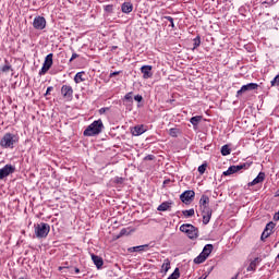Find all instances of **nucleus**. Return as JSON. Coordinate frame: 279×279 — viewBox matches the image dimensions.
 I'll return each mask as SVG.
<instances>
[{
    "label": "nucleus",
    "mask_w": 279,
    "mask_h": 279,
    "mask_svg": "<svg viewBox=\"0 0 279 279\" xmlns=\"http://www.w3.org/2000/svg\"><path fill=\"white\" fill-rule=\"evenodd\" d=\"M104 132V121L101 119L95 120L92 124H89L86 130L83 132L84 136H98Z\"/></svg>",
    "instance_id": "f257e3e1"
},
{
    "label": "nucleus",
    "mask_w": 279,
    "mask_h": 279,
    "mask_svg": "<svg viewBox=\"0 0 279 279\" xmlns=\"http://www.w3.org/2000/svg\"><path fill=\"white\" fill-rule=\"evenodd\" d=\"M15 143H19V136L12 133H5L0 140L2 149H14Z\"/></svg>",
    "instance_id": "f03ea898"
},
{
    "label": "nucleus",
    "mask_w": 279,
    "mask_h": 279,
    "mask_svg": "<svg viewBox=\"0 0 279 279\" xmlns=\"http://www.w3.org/2000/svg\"><path fill=\"white\" fill-rule=\"evenodd\" d=\"M180 232H184L192 241L199 236V229L191 223H184L180 227Z\"/></svg>",
    "instance_id": "7ed1b4c3"
},
{
    "label": "nucleus",
    "mask_w": 279,
    "mask_h": 279,
    "mask_svg": "<svg viewBox=\"0 0 279 279\" xmlns=\"http://www.w3.org/2000/svg\"><path fill=\"white\" fill-rule=\"evenodd\" d=\"M49 232H51V227L49 223L40 222L35 225V235L37 239H47Z\"/></svg>",
    "instance_id": "20e7f679"
},
{
    "label": "nucleus",
    "mask_w": 279,
    "mask_h": 279,
    "mask_svg": "<svg viewBox=\"0 0 279 279\" xmlns=\"http://www.w3.org/2000/svg\"><path fill=\"white\" fill-rule=\"evenodd\" d=\"M213 250H215L213 244H206L201 254L194 258L195 265H202V263H205L206 258L213 254Z\"/></svg>",
    "instance_id": "39448f33"
},
{
    "label": "nucleus",
    "mask_w": 279,
    "mask_h": 279,
    "mask_svg": "<svg viewBox=\"0 0 279 279\" xmlns=\"http://www.w3.org/2000/svg\"><path fill=\"white\" fill-rule=\"evenodd\" d=\"M251 166H252V163H250V162H244V163H241L238 166H230L228 168V170L222 173V175H232L234 173H239V171H242V169L245 170Z\"/></svg>",
    "instance_id": "423d86ee"
},
{
    "label": "nucleus",
    "mask_w": 279,
    "mask_h": 279,
    "mask_svg": "<svg viewBox=\"0 0 279 279\" xmlns=\"http://www.w3.org/2000/svg\"><path fill=\"white\" fill-rule=\"evenodd\" d=\"M51 66H53V53L46 56L41 70L39 71V75H46Z\"/></svg>",
    "instance_id": "0eeeda50"
},
{
    "label": "nucleus",
    "mask_w": 279,
    "mask_h": 279,
    "mask_svg": "<svg viewBox=\"0 0 279 279\" xmlns=\"http://www.w3.org/2000/svg\"><path fill=\"white\" fill-rule=\"evenodd\" d=\"M16 167L13 165H5L3 168L0 169V180H5L8 175H12V173H15Z\"/></svg>",
    "instance_id": "6e6552de"
},
{
    "label": "nucleus",
    "mask_w": 279,
    "mask_h": 279,
    "mask_svg": "<svg viewBox=\"0 0 279 279\" xmlns=\"http://www.w3.org/2000/svg\"><path fill=\"white\" fill-rule=\"evenodd\" d=\"M180 199L183 204H191L195 199V191L186 190L180 195Z\"/></svg>",
    "instance_id": "1a4fd4ad"
},
{
    "label": "nucleus",
    "mask_w": 279,
    "mask_h": 279,
    "mask_svg": "<svg viewBox=\"0 0 279 279\" xmlns=\"http://www.w3.org/2000/svg\"><path fill=\"white\" fill-rule=\"evenodd\" d=\"M247 90H258V84L257 83H248L246 85H243L238 92L235 97H241L243 93H247Z\"/></svg>",
    "instance_id": "9d476101"
},
{
    "label": "nucleus",
    "mask_w": 279,
    "mask_h": 279,
    "mask_svg": "<svg viewBox=\"0 0 279 279\" xmlns=\"http://www.w3.org/2000/svg\"><path fill=\"white\" fill-rule=\"evenodd\" d=\"M61 95L63 99L71 101L73 99V87L71 85H62Z\"/></svg>",
    "instance_id": "9b49d317"
},
{
    "label": "nucleus",
    "mask_w": 279,
    "mask_h": 279,
    "mask_svg": "<svg viewBox=\"0 0 279 279\" xmlns=\"http://www.w3.org/2000/svg\"><path fill=\"white\" fill-rule=\"evenodd\" d=\"M33 27L35 29H45L47 27V20L40 15L36 16L33 21Z\"/></svg>",
    "instance_id": "f8f14e48"
},
{
    "label": "nucleus",
    "mask_w": 279,
    "mask_h": 279,
    "mask_svg": "<svg viewBox=\"0 0 279 279\" xmlns=\"http://www.w3.org/2000/svg\"><path fill=\"white\" fill-rule=\"evenodd\" d=\"M153 69L154 66L151 65H143L141 68V73L143 74L144 80H149L150 77H154V72H151Z\"/></svg>",
    "instance_id": "ddd939ff"
},
{
    "label": "nucleus",
    "mask_w": 279,
    "mask_h": 279,
    "mask_svg": "<svg viewBox=\"0 0 279 279\" xmlns=\"http://www.w3.org/2000/svg\"><path fill=\"white\" fill-rule=\"evenodd\" d=\"M147 132V129H145V125H136L131 129V134L133 136H141L142 134H145Z\"/></svg>",
    "instance_id": "4468645a"
},
{
    "label": "nucleus",
    "mask_w": 279,
    "mask_h": 279,
    "mask_svg": "<svg viewBox=\"0 0 279 279\" xmlns=\"http://www.w3.org/2000/svg\"><path fill=\"white\" fill-rule=\"evenodd\" d=\"M124 106H133L134 104V92H129L122 99Z\"/></svg>",
    "instance_id": "2eb2a0df"
},
{
    "label": "nucleus",
    "mask_w": 279,
    "mask_h": 279,
    "mask_svg": "<svg viewBox=\"0 0 279 279\" xmlns=\"http://www.w3.org/2000/svg\"><path fill=\"white\" fill-rule=\"evenodd\" d=\"M262 182H265V172H259L252 182H248L247 186H256V184H260Z\"/></svg>",
    "instance_id": "dca6fc26"
},
{
    "label": "nucleus",
    "mask_w": 279,
    "mask_h": 279,
    "mask_svg": "<svg viewBox=\"0 0 279 279\" xmlns=\"http://www.w3.org/2000/svg\"><path fill=\"white\" fill-rule=\"evenodd\" d=\"M92 260L94 265L97 267V269H101V267H104V258H101L100 256L93 254Z\"/></svg>",
    "instance_id": "f3484780"
},
{
    "label": "nucleus",
    "mask_w": 279,
    "mask_h": 279,
    "mask_svg": "<svg viewBox=\"0 0 279 279\" xmlns=\"http://www.w3.org/2000/svg\"><path fill=\"white\" fill-rule=\"evenodd\" d=\"M121 10L123 14H130V12L134 10V5L132 4V2H123L121 5Z\"/></svg>",
    "instance_id": "a211bd4d"
},
{
    "label": "nucleus",
    "mask_w": 279,
    "mask_h": 279,
    "mask_svg": "<svg viewBox=\"0 0 279 279\" xmlns=\"http://www.w3.org/2000/svg\"><path fill=\"white\" fill-rule=\"evenodd\" d=\"M258 263H260V258L256 257L254 260H252L246 268V271H256V267H258Z\"/></svg>",
    "instance_id": "6ab92c4d"
},
{
    "label": "nucleus",
    "mask_w": 279,
    "mask_h": 279,
    "mask_svg": "<svg viewBox=\"0 0 279 279\" xmlns=\"http://www.w3.org/2000/svg\"><path fill=\"white\" fill-rule=\"evenodd\" d=\"M209 204H210V197H208V195L206 194H203L199 199V208L204 206H208Z\"/></svg>",
    "instance_id": "aec40b11"
},
{
    "label": "nucleus",
    "mask_w": 279,
    "mask_h": 279,
    "mask_svg": "<svg viewBox=\"0 0 279 279\" xmlns=\"http://www.w3.org/2000/svg\"><path fill=\"white\" fill-rule=\"evenodd\" d=\"M149 248V244H144L140 246H133L129 248V252H145Z\"/></svg>",
    "instance_id": "412c9836"
},
{
    "label": "nucleus",
    "mask_w": 279,
    "mask_h": 279,
    "mask_svg": "<svg viewBox=\"0 0 279 279\" xmlns=\"http://www.w3.org/2000/svg\"><path fill=\"white\" fill-rule=\"evenodd\" d=\"M171 202H163L157 207V210H159L160 213H166V210H169V208H171Z\"/></svg>",
    "instance_id": "4be33fe9"
},
{
    "label": "nucleus",
    "mask_w": 279,
    "mask_h": 279,
    "mask_svg": "<svg viewBox=\"0 0 279 279\" xmlns=\"http://www.w3.org/2000/svg\"><path fill=\"white\" fill-rule=\"evenodd\" d=\"M171 269V260H169V258H166L163 260V264L161 266V274H167V271H169Z\"/></svg>",
    "instance_id": "5701e85b"
},
{
    "label": "nucleus",
    "mask_w": 279,
    "mask_h": 279,
    "mask_svg": "<svg viewBox=\"0 0 279 279\" xmlns=\"http://www.w3.org/2000/svg\"><path fill=\"white\" fill-rule=\"evenodd\" d=\"M84 74H85L84 71L78 72V73L75 74V76H74L75 84H80L82 82H86V78H84Z\"/></svg>",
    "instance_id": "b1692460"
},
{
    "label": "nucleus",
    "mask_w": 279,
    "mask_h": 279,
    "mask_svg": "<svg viewBox=\"0 0 279 279\" xmlns=\"http://www.w3.org/2000/svg\"><path fill=\"white\" fill-rule=\"evenodd\" d=\"M199 121H202V116L192 117L190 119V123H192L194 128H197V125H199Z\"/></svg>",
    "instance_id": "393cba45"
},
{
    "label": "nucleus",
    "mask_w": 279,
    "mask_h": 279,
    "mask_svg": "<svg viewBox=\"0 0 279 279\" xmlns=\"http://www.w3.org/2000/svg\"><path fill=\"white\" fill-rule=\"evenodd\" d=\"M221 155L222 156H230V154H231V151H232V149H230V146L228 145V144H226V145H223L222 147H221Z\"/></svg>",
    "instance_id": "a878e982"
},
{
    "label": "nucleus",
    "mask_w": 279,
    "mask_h": 279,
    "mask_svg": "<svg viewBox=\"0 0 279 279\" xmlns=\"http://www.w3.org/2000/svg\"><path fill=\"white\" fill-rule=\"evenodd\" d=\"M5 65H3L0 71L2 73H10V71H12V65L10 64V62H8V60L4 61Z\"/></svg>",
    "instance_id": "bb28decb"
},
{
    "label": "nucleus",
    "mask_w": 279,
    "mask_h": 279,
    "mask_svg": "<svg viewBox=\"0 0 279 279\" xmlns=\"http://www.w3.org/2000/svg\"><path fill=\"white\" fill-rule=\"evenodd\" d=\"M211 218H213V214H203L204 226H208V223H210Z\"/></svg>",
    "instance_id": "cd10ccee"
},
{
    "label": "nucleus",
    "mask_w": 279,
    "mask_h": 279,
    "mask_svg": "<svg viewBox=\"0 0 279 279\" xmlns=\"http://www.w3.org/2000/svg\"><path fill=\"white\" fill-rule=\"evenodd\" d=\"M202 45V37L198 35L193 39V49H197Z\"/></svg>",
    "instance_id": "c85d7f7f"
},
{
    "label": "nucleus",
    "mask_w": 279,
    "mask_h": 279,
    "mask_svg": "<svg viewBox=\"0 0 279 279\" xmlns=\"http://www.w3.org/2000/svg\"><path fill=\"white\" fill-rule=\"evenodd\" d=\"M202 215H213V209L209 205L201 207Z\"/></svg>",
    "instance_id": "c756f323"
},
{
    "label": "nucleus",
    "mask_w": 279,
    "mask_h": 279,
    "mask_svg": "<svg viewBox=\"0 0 279 279\" xmlns=\"http://www.w3.org/2000/svg\"><path fill=\"white\" fill-rule=\"evenodd\" d=\"M169 134L172 136V138H178V135L180 134V129L172 128L169 130Z\"/></svg>",
    "instance_id": "7c9ffc66"
},
{
    "label": "nucleus",
    "mask_w": 279,
    "mask_h": 279,
    "mask_svg": "<svg viewBox=\"0 0 279 279\" xmlns=\"http://www.w3.org/2000/svg\"><path fill=\"white\" fill-rule=\"evenodd\" d=\"M276 228V223L274 222H268L266 225V228L264 229V231L266 232H270V234L274 232V229Z\"/></svg>",
    "instance_id": "2f4dec72"
},
{
    "label": "nucleus",
    "mask_w": 279,
    "mask_h": 279,
    "mask_svg": "<svg viewBox=\"0 0 279 279\" xmlns=\"http://www.w3.org/2000/svg\"><path fill=\"white\" fill-rule=\"evenodd\" d=\"M163 20L166 21H169V27H171L172 29H175V23L173 22V17L172 16H169V15H166L162 17Z\"/></svg>",
    "instance_id": "473e14b6"
},
{
    "label": "nucleus",
    "mask_w": 279,
    "mask_h": 279,
    "mask_svg": "<svg viewBox=\"0 0 279 279\" xmlns=\"http://www.w3.org/2000/svg\"><path fill=\"white\" fill-rule=\"evenodd\" d=\"M182 215H184V217H193L195 215V209H185L182 211Z\"/></svg>",
    "instance_id": "72a5a7b5"
},
{
    "label": "nucleus",
    "mask_w": 279,
    "mask_h": 279,
    "mask_svg": "<svg viewBox=\"0 0 279 279\" xmlns=\"http://www.w3.org/2000/svg\"><path fill=\"white\" fill-rule=\"evenodd\" d=\"M180 278V268H175L174 271L167 279H178Z\"/></svg>",
    "instance_id": "f704fd0d"
},
{
    "label": "nucleus",
    "mask_w": 279,
    "mask_h": 279,
    "mask_svg": "<svg viewBox=\"0 0 279 279\" xmlns=\"http://www.w3.org/2000/svg\"><path fill=\"white\" fill-rule=\"evenodd\" d=\"M207 167H208V163H202L199 167H198V173L201 174V175H204L205 173H206V169H207Z\"/></svg>",
    "instance_id": "c9c22d12"
},
{
    "label": "nucleus",
    "mask_w": 279,
    "mask_h": 279,
    "mask_svg": "<svg viewBox=\"0 0 279 279\" xmlns=\"http://www.w3.org/2000/svg\"><path fill=\"white\" fill-rule=\"evenodd\" d=\"M105 12H107L108 14H112V12H114V5L112 4H107L104 7Z\"/></svg>",
    "instance_id": "e433bc0d"
},
{
    "label": "nucleus",
    "mask_w": 279,
    "mask_h": 279,
    "mask_svg": "<svg viewBox=\"0 0 279 279\" xmlns=\"http://www.w3.org/2000/svg\"><path fill=\"white\" fill-rule=\"evenodd\" d=\"M269 236H271V232H268V231H263V233H262V236H260V239H262V241H265V239H269Z\"/></svg>",
    "instance_id": "4c0bfd02"
},
{
    "label": "nucleus",
    "mask_w": 279,
    "mask_h": 279,
    "mask_svg": "<svg viewBox=\"0 0 279 279\" xmlns=\"http://www.w3.org/2000/svg\"><path fill=\"white\" fill-rule=\"evenodd\" d=\"M271 86H278L279 85V74L274 77V80L270 82Z\"/></svg>",
    "instance_id": "58836bf2"
},
{
    "label": "nucleus",
    "mask_w": 279,
    "mask_h": 279,
    "mask_svg": "<svg viewBox=\"0 0 279 279\" xmlns=\"http://www.w3.org/2000/svg\"><path fill=\"white\" fill-rule=\"evenodd\" d=\"M125 234H130L128 229L126 228L121 229V231H120V233L118 235V239L121 238V236H125Z\"/></svg>",
    "instance_id": "ea45409f"
},
{
    "label": "nucleus",
    "mask_w": 279,
    "mask_h": 279,
    "mask_svg": "<svg viewBox=\"0 0 279 279\" xmlns=\"http://www.w3.org/2000/svg\"><path fill=\"white\" fill-rule=\"evenodd\" d=\"M121 73H123V71L111 72V73L109 74V77H114V76H117V75H121Z\"/></svg>",
    "instance_id": "a19ab883"
},
{
    "label": "nucleus",
    "mask_w": 279,
    "mask_h": 279,
    "mask_svg": "<svg viewBox=\"0 0 279 279\" xmlns=\"http://www.w3.org/2000/svg\"><path fill=\"white\" fill-rule=\"evenodd\" d=\"M51 90H53V86H49L46 90L45 97H47L48 95H51Z\"/></svg>",
    "instance_id": "79ce46f5"
},
{
    "label": "nucleus",
    "mask_w": 279,
    "mask_h": 279,
    "mask_svg": "<svg viewBox=\"0 0 279 279\" xmlns=\"http://www.w3.org/2000/svg\"><path fill=\"white\" fill-rule=\"evenodd\" d=\"M134 99H135L138 104H141V101H143V96H142V95H136V96H134Z\"/></svg>",
    "instance_id": "37998d69"
},
{
    "label": "nucleus",
    "mask_w": 279,
    "mask_h": 279,
    "mask_svg": "<svg viewBox=\"0 0 279 279\" xmlns=\"http://www.w3.org/2000/svg\"><path fill=\"white\" fill-rule=\"evenodd\" d=\"M76 58H80V54L77 53H72V57L70 58V62H73V60H75Z\"/></svg>",
    "instance_id": "c03bdc74"
},
{
    "label": "nucleus",
    "mask_w": 279,
    "mask_h": 279,
    "mask_svg": "<svg viewBox=\"0 0 279 279\" xmlns=\"http://www.w3.org/2000/svg\"><path fill=\"white\" fill-rule=\"evenodd\" d=\"M156 158V156L154 155H147L144 160H154Z\"/></svg>",
    "instance_id": "a18cd8bd"
},
{
    "label": "nucleus",
    "mask_w": 279,
    "mask_h": 279,
    "mask_svg": "<svg viewBox=\"0 0 279 279\" xmlns=\"http://www.w3.org/2000/svg\"><path fill=\"white\" fill-rule=\"evenodd\" d=\"M75 274H80V268H74Z\"/></svg>",
    "instance_id": "49530a36"
},
{
    "label": "nucleus",
    "mask_w": 279,
    "mask_h": 279,
    "mask_svg": "<svg viewBox=\"0 0 279 279\" xmlns=\"http://www.w3.org/2000/svg\"><path fill=\"white\" fill-rule=\"evenodd\" d=\"M276 197H279V189L277 190V192H276V195H275Z\"/></svg>",
    "instance_id": "de8ad7c7"
},
{
    "label": "nucleus",
    "mask_w": 279,
    "mask_h": 279,
    "mask_svg": "<svg viewBox=\"0 0 279 279\" xmlns=\"http://www.w3.org/2000/svg\"><path fill=\"white\" fill-rule=\"evenodd\" d=\"M112 49L114 50V49H118V47L117 46H112Z\"/></svg>",
    "instance_id": "09e8293b"
},
{
    "label": "nucleus",
    "mask_w": 279,
    "mask_h": 279,
    "mask_svg": "<svg viewBox=\"0 0 279 279\" xmlns=\"http://www.w3.org/2000/svg\"><path fill=\"white\" fill-rule=\"evenodd\" d=\"M19 279H25V277H20Z\"/></svg>",
    "instance_id": "8fccbe9b"
},
{
    "label": "nucleus",
    "mask_w": 279,
    "mask_h": 279,
    "mask_svg": "<svg viewBox=\"0 0 279 279\" xmlns=\"http://www.w3.org/2000/svg\"><path fill=\"white\" fill-rule=\"evenodd\" d=\"M101 112H104V109H100Z\"/></svg>",
    "instance_id": "3c124183"
},
{
    "label": "nucleus",
    "mask_w": 279,
    "mask_h": 279,
    "mask_svg": "<svg viewBox=\"0 0 279 279\" xmlns=\"http://www.w3.org/2000/svg\"><path fill=\"white\" fill-rule=\"evenodd\" d=\"M101 112H104V109H100Z\"/></svg>",
    "instance_id": "603ef678"
},
{
    "label": "nucleus",
    "mask_w": 279,
    "mask_h": 279,
    "mask_svg": "<svg viewBox=\"0 0 279 279\" xmlns=\"http://www.w3.org/2000/svg\"><path fill=\"white\" fill-rule=\"evenodd\" d=\"M277 258H279V253H278V255H277Z\"/></svg>",
    "instance_id": "864d4df0"
},
{
    "label": "nucleus",
    "mask_w": 279,
    "mask_h": 279,
    "mask_svg": "<svg viewBox=\"0 0 279 279\" xmlns=\"http://www.w3.org/2000/svg\"><path fill=\"white\" fill-rule=\"evenodd\" d=\"M60 270H62V267H59Z\"/></svg>",
    "instance_id": "5fc2aeb1"
}]
</instances>
